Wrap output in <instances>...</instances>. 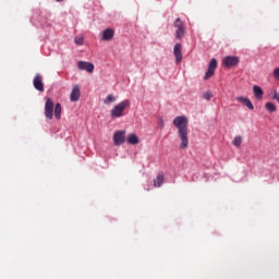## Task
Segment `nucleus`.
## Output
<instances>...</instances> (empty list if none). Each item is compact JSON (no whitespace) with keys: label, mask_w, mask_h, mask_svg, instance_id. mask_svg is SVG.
I'll list each match as a JSON object with an SVG mask.
<instances>
[{"label":"nucleus","mask_w":279,"mask_h":279,"mask_svg":"<svg viewBox=\"0 0 279 279\" xmlns=\"http://www.w3.org/2000/svg\"><path fill=\"white\" fill-rule=\"evenodd\" d=\"M265 108L268 112H276L278 110L274 102H266Z\"/></svg>","instance_id":"nucleus-18"},{"label":"nucleus","mask_w":279,"mask_h":279,"mask_svg":"<svg viewBox=\"0 0 279 279\" xmlns=\"http://www.w3.org/2000/svg\"><path fill=\"white\" fill-rule=\"evenodd\" d=\"M81 95H82V92L80 90V85H74L70 94V100L80 101Z\"/></svg>","instance_id":"nucleus-11"},{"label":"nucleus","mask_w":279,"mask_h":279,"mask_svg":"<svg viewBox=\"0 0 279 279\" xmlns=\"http://www.w3.org/2000/svg\"><path fill=\"white\" fill-rule=\"evenodd\" d=\"M33 85L36 90L39 93H45V83H43V76L40 74H36L33 80Z\"/></svg>","instance_id":"nucleus-6"},{"label":"nucleus","mask_w":279,"mask_h":279,"mask_svg":"<svg viewBox=\"0 0 279 279\" xmlns=\"http://www.w3.org/2000/svg\"><path fill=\"white\" fill-rule=\"evenodd\" d=\"M216 69H217V59L213 58V59L209 61L208 70L215 72Z\"/></svg>","instance_id":"nucleus-20"},{"label":"nucleus","mask_w":279,"mask_h":279,"mask_svg":"<svg viewBox=\"0 0 279 279\" xmlns=\"http://www.w3.org/2000/svg\"><path fill=\"white\" fill-rule=\"evenodd\" d=\"M253 95L255 99H263V95H265V92H263V88L258 85L253 86Z\"/></svg>","instance_id":"nucleus-13"},{"label":"nucleus","mask_w":279,"mask_h":279,"mask_svg":"<svg viewBox=\"0 0 279 279\" xmlns=\"http://www.w3.org/2000/svg\"><path fill=\"white\" fill-rule=\"evenodd\" d=\"M173 27H175V38L180 40L184 38V34H186V29L184 28V22L182 19L177 17L173 22Z\"/></svg>","instance_id":"nucleus-3"},{"label":"nucleus","mask_w":279,"mask_h":279,"mask_svg":"<svg viewBox=\"0 0 279 279\" xmlns=\"http://www.w3.org/2000/svg\"><path fill=\"white\" fill-rule=\"evenodd\" d=\"M126 142L129 143V145H138V136H136V134L131 133L128 138Z\"/></svg>","instance_id":"nucleus-14"},{"label":"nucleus","mask_w":279,"mask_h":279,"mask_svg":"<svg viewBox=\"0 0 279 279\" xmlns=\"http://www.w3.org/2000/svg\"><path fill=\"white\" fill-rule=\"evenodd\" d=\"M58 3H60V1H63V0H56Z\"/></svg>","instance_id":"nucleus-26"},{"label":"nucleus","mask_w":279,"mask_h":279,"mask_svg":"<svg viewBox=\"0 0 279 279\" xmlns=\"http://www.w3.org/2000/svg\"><path fill=\"white\" fill-rule=\"evenodd\" d=\"M112 38H114V29H112V28H106L100 34L101 40L108 41V40H112Z\"/></svg>","instance_id":"nucleus-10"},{"label":"nucleus","mask_w":279,"mask_h":279,"mask_svg":"<svg viewBox=\"0 0 279 279\" xmlns=\"http://www.w3.org/2000/svg\"><path fill=\"white\" fill-rule=\"evenodd\" d=\"M45 117L46 119H53V100L51 98H46Z\"/></svg>","instance_id":"nucleus-5"},{"label":"nucleus","mask_w":279,"mask_h":279,"mask_svg":"<svg viewBox=\"0 0 279 279\" xmlns=\"http://www.w3.org/2000/svg\"><path fill=\"white\" fill-rule=\"evenodd\" d=\"M157 121H158V128L162 130V128H165V120L162 119V117H158Z\"/></svg>","instance_id":"nucleus-23"},{"label":"nucleus","mask_w":279,"mask_h":279,"mask_svg":"<svg viewBox=\"0 0 279 279\" xmlns=\"http://www.w3.org/2000/svg\"><path fill=\"white\" fill-rule=\"evenodd\" d=\"M236 101H240V104H243V106H246L248 110H254V105L252 104V100L247 97L239 96L236 97Z\"/></svg>","instance_id":"nucleus-12"},{"label":"nucleus","mask_w":279,"mask_h":279,"mask_svg":"<svg viewBox=\"0 0 279 279\" xmlns=\"http://www.w3.org/2000/svg\"><path fill=\"white\" fill-rule=\"evenodd\" d=\"M163 182H165V175L158 174L154 181V186H157V189H160V186L163 184Z\"/></svg>","instance_id":"nucleus-17"},{"label":"nucleus","mask_w":279,"mask_h":279,"mask_svg":"<svg viewBox=\"0 0 279 279\" xmlns=\"http://www.w3.org/2000/svg\"><path fill=\"white\" fill-rule=\"evenodd\" d=\"M173 125L178 130V137L181 141L179 149L189 147V119L184 116H178L173 119Z\"/></svg>","instance_id":"nucleus-1"},{"label":"nucleus","mask_w":279,"mask_h":279,"mask_svg":"<svg viewBox=\"0 0 279 279\" xmlns=\"http://www.w3.org/2000/svg\"><path fill=\"white\" fill-rule=\"evenodd\" d=\"M241 143H243V137H241V135H238L233 138L232 144L234 147H241Z\"/></svg>","instance_id":"nucleus-19"},{"label":"nucleus","mask_w":279,"mask_h":279,"mask_svg":"<svg viewBox=\"0 0 279 279\" xmlns=\"http://www.w3.org/2000/svg\"><path fill=\"white\" fill-rule=\"evenodd\" d=\"M125 143V131H117L113 134V144L119 147Z\"/></svg>","instance_id":"nucleus-7"},{"label":"nucleus","mask_w":279,"mask_h":279,"mask_svg":"<svg viewBox=\"0 0 279 279\" xmlns=\"http://www.w3.org/2000/svg\"><path fill=\"white\" fill-rule=\"evenodd\" d=\"M241 60L236 56H227L222 59V66L225 69H232L234 66H239Z\"/></svg>","instance_id":"nucleus-4"},{"label":"nucleus","mask_w":279,"mask_h":279,"mask_svg":"<svg viewBox=\"0 0 279 279\" xmlns=\"http://www.w3.org/2000/svg\"><path fill=\"white\" fill-rule=\"evenodd\" d=\"M74 43L75 45H84V37H75Z\"/></svg>","instance_id":"nucleus-24"},{"label":"nucleus","mask_w":279,"mask_h":279,"mask_svg":"<svg viewBox=\"0 0 279 279\" xmlns=\"http://www.w3.org/2000/svg\"><path fill=\"white\" fill-rule=\"evenodd\" d=\"M77 68L80 71H87V73H93V71H95V64L88 61H78Z\"/></svg>","instance_id":"nucleus-8"},{"label":"nucleus","mask_w":279,"mask_h":279,"mask_svg":"<svg viewBox=\"0 0 279 279\" xmlns=\"http://www.w3.org/2000/svg\"><path fill=\"white\" fill-rule=\"evenodd\" d=\"M114 101H117V96L109 94L105 99H104V104L105 106H110V104H114Z\"/></svg>","instance_id":"nucleus-15"},{"label":"nucleus","mask_w":279,"mask_h":279,"mask_svg":"<svg viewBox=\"0 0 279 279\" xmlns=\"http://www.w3.org/2000/svg\"><path fill=\"white\" fill-rule=\"evenodd\" d=\"M274 78L279 80V68H276L274 71Z\"/></svg>","instance_id":"nucleus-25"},{"label":"nucleus","mask_w":279,"mask_h":279,"mask_svg":"<svg viewBox=\"0 0 279 279\" xmlns=\"http://www.w3.org/2000/svg\"><path fill=\"white\" fill-rule=\"evenodd\" d=\"M203 99H206V101H210V99H213V92L208 90L203 93Z\"/></svg>","instance_id":"nucleus-21"},{"label":"nucleus","mask_w":279,"mask_h":279,"mask_svg":"<svg viewBox=\"0 0 279 279\" xmlns=\"http://www.w3.org/2000/svg\"><path fill=\"white\" fill-rule=\"evenodd\" d=\"M173 56L175 58V63L180 64L182 62L183 56H182V44H175L173 47Z\"/></svg>","instance_id":"nucleus-9"},{"label":"nucleus","mask_w":279,"mask_h":279,"mask_svg":"<svg viewBox=\"0 0 279 279\" xmlns=\"http://www.w3.org/2000/svg\"><path fill=\"white\" fill-rule=\"evenodd\" d=\"M130 100L125 99L119 102L117 106H114L111 109L110 117L111 119H121L123 117V112L125 111V108H130Z\"/></svg>","instance_id":"nucleus-2"},{"label":"nucleus","mask_w":279,"mask_h":279,"mask_svg":"<svg viewBox=\"0 0 279 279\" xmlns=\"http://www.w3.org/2000/svg\"><path fill=\"white\" fill-rule=\"evenodd\" d=\"M214 75H215L214 70H207V72L204 75V80H210V77H213Z\"/></svg>","instance_id":"nucleus-22"},{"label":"nucleus","mask_w":279,"mask_h":279,"mask_svg":"<svg viewBox=\"0 0 279 279\" xmlns=\"http://www.w3.org/2000/svg\"><path fill=\"white\" fill-rule=\"evenodd\" d=\"M54 117L56 119H61L62 117V105L60 102H57L54 106Z\"/></svg>","instance_id":"nucleus-16"}]
</instances>
